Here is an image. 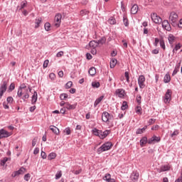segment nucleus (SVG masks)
Masks as SVG:
<instances>
[{
	"instance_id": "1",
	"label": "nucleus",
	"mask_w": 182,
	"mask_h": 182,
	"mask_svg": "<svg viewBox=\"0 0 182 182\" xmlns=\"http://www.w3.org/2000/svg\"><path fill=\"white\" fill-rule=\"evenodd\" d=\"M169 22L172 26H177L178 22V15L177 13L172 11L169 15Z\"/></svg>"
},
{
	"instance_id": "2",
	"label": "nucleus",
	"mask_w": 182,
	"mask_h": 182,
	"mask_svg": "<svg viewBox=\"0 0 182 182\" xmlns=\"http://www.w3.org/2000/svg\"><path fill=\"white\" fill-rule=\"evenodd\" d=\"M113 144H112V142H105L100 148L97 149V151L98 154H100V153H103V151H107V150H110Z\"/></svg>"
},
{
	"instance_id": "3",
	"label": "nucleus",
	"mask_w": 182,
	"mask_h": 182,
	"mask_svg": "<svg viewBox=\"0 0 182 182\" xmlns=\"http://www.w3.org/2000/svg\"><path fill=\"white\" fill-rule=\"evenodd\" d=\"M6 89H8V82L3 81L2 84L0 86V99H2V96H4V93L6 92Z\"/></svg>"
},
{
	"instance_id": "4",
	"label": "nucleus",
	"mask_w": 182,
	"mask_h": 182,
	"mask_svg": "<svg viewBox=\"0 0 182 182\" xmlns=\"http://www.w3.org/2000/svg\"><path fill=\"white\" fill-rule=\"evenodd\" d=\"M54 21V26H55V28H59V26H60V23H62V14H57L55 16Z\"/></svg>"
},
{
	"instance_id": "5",
	"label": "nucleus",
	"mask_w": 182,
	"mask_h": 182,
	"mask_svg": "<svg viewBox=\"0 0 182 182\" xmlns=\"http://www.w3.org/2000/svg\"><path fill=\"white\" fill-rule=\"evenodd\" d=\"M151 18L154 23H161L162 22V19L161 18V17L157 16V14L156 13L151 14Z\"/></svg>"
},
{
	"instance_id": "6",
	"label": "nucleus",
	"mask_w": 182,
	"mask_h": 182,
	"mask_svg": "<svg viewBox=\"0 0 182 182\" xmlns=\"http://www.w3.org/2000/svg\"><path fill=\"white\" fill-rule=\"evenodd\" d=\"M144 82H146V78L144 77V75H140L138 78V84L140 89H144Z\"/></svg>"
},
{
	"instance_id": "7",
	"label": "nucleus",
	"mask_w": 182,
	"mask_h": 182,
	"mask_svg": "<svg viewBox=\"0 0 182 182\" xmlns=\"http://www.w3.org/2000/svg\"><path fill=\"white\" fill-rule=\"evenodd\" d=\"M112 119V116H110V114L107 112H104L102 114V122H105V123H107L109 120Z\"/></svg>"
},
{
	"instance_id": "8",
	"label": "nucleus",
	"mask_w": 182,
	"mask_h": 182,
	"mask_svg": "<svg viewBox=\"0 0 182 182\" xmlns=\"http://www.w3.org/2000/svg\"><path fill=\"white\" fill-rule=\"evenodd\" d=\"M170 102H171V90H167L165 95L164 102L170 103Z\"/></svg>"
},
{
	"instance_id": "9",
	"label": "nucleus",
	"mask_w": 182,
	"mask_h": 182,
	"mask_svg": "<svg viewBox=\"0 0 182 182\" xmlns=\"http://www.w3.org/2000/svg\"><path fill=\"white\" fill-rule=\"evenodd\" d=\"M160 140H161L160 136H156V135H154L151 139H148V144H153L154 143H159Z\"/></svg>"
},
{
	"instance_id": "10",
	"label": "nucleus",
	"mask_w": 182,
	"mask_h": 182,
	"mask_svg": "<svg viewBox=\"0 0 182 182\" xmlns=\"http://www.w3.org/2000/svg\"><path fill=\"white\" fill-rule=\"evenodd\" d=\"M9 136H11V133L8 132V131L4 129H0V139L9 137Z\"/></svg>"
},
{
	"instance_id": "11",
	"label": "nucleus",
	"mask_w": 182,
	"mask_h": 182,
	"mask_svg": "<svg viewBox=\"0 0 182 182\" xmlns=\"http://www.w3.org/2000/svg\"><path fill=\"white\" fill-rule=\"evenodd\" d=\"M162 28H164V29L168 31H171V26H170V23H168V21L167 20H164L162 22Z\"/></svg>"
},
{
	"instance_id": "12",
	"label": "nucleus",
	"mask_w": 182,
	"mask_h": 182,
	"mask_svg": "<svg viewBox=\"0 0 182 182\" xmlns=\"http://www.w3.org/2000/svg\"><path fill=\"white\" fill-rule=\"evenodd\" d=\"M115 93L118 97H120L121 99L124 97V95H126V92L123 89H117L115 91Z\"/></svg>"
},
{
	"instance_id": "13",
	"label": "nucleus",
	"mask_w": 182,
	"mask_h": 182,
	"mask_svg": "<svg viewBox=\"0 0 182 182\" xmlns=\"http://www.w3.org/2000/svg\"><path fill=\"white\" fill-rule=\"evenodd\" d=\"M168 43L171 47L173 48L174 42H176V37L173 34H169L168 36Z\"/></svg>"
},
{
	"instance_id": "14",
	"label": "nucleus",
	"mask_w": 182,
	"mask_h": 182,
	"mask_svg": "<svg viewBox=\"0 0 182 182\" xmlns=\"http://www.w3.org/2000/svg\"><path fill=\"white\" fill-rule=\"evenodd\" d=\"M77 104L70 105L69 102L65 103V109L68 110H75L76 109Z\"/></svg>"
},
{
	"instance_id": "15",
	"label": "nucleus",
	"mask_w": 182,
	"mask_h": 182,
	"mask_svg": "<svg viewBox=\"0 0 182 182\" xmlns=\"http://www.w3.org/2000/svg\"><path fill=\"white\" fill-rule=\"evenodd\" d=\"M170 170L169 165H163L161 166L160 169L158 170L159 173H163L164 171H168Z\"/></svg>"
},
{
	"instance_id": "16",
	"label": "nucleus",
	"mask_w": 182,
	"mask_h": 182,
	"mask_svg": "<svg viewBox=\"0 0 182 182\" xmlns=\"http://www.w3.org/2000/svg\"><path fill=\"white\" fill-rule=\"evenodd\" d=\"M110 134V130H105L104 132L101 131V135L100 136V139H106L107 136Z\"/></svg>"
},
{
	"instance_id": "17",
	"label": "nucleus",
	"mask_w": 182,
	"mask_h": 182,
	"mask_svg": "<svg viewBox=\"0 0 182 182\" xmlns=\"http://www.w3.org/2000/svg\"><path fill=\"white\" fill-rule=\"evenodd\" d=\"M138 11H139V6H137V4H134L131 8V14H132V15H136Z\"/></svg>"
},
{
	"instance_id": "18",
	"label": "nucleus",
	"mask_w": 182,
	"mask_h": 182,
	"mask_svg": "<svg viewBox=\"0 0 182 182\" xmlns=\"http://www.w3.org/2000/svg\"><path fill=\"white\" fill-rule=\"evenodd\" d=\"M37 101H38V92H36V91H34L33 95L32 96V100H31L32 105H35Z\"/></svg>"
},
{
	"instance_id": "19",
	"label": "nucleus",
	"mask_w": 182,
	"mask_h": 182,
	"mask_svg": "<svg viewBox=\"0 0 182 182\" xmlns=\"http://www.w3.org/2000/svg\"><path fill=\"white\" fill-rule=\"evenodd\" d=\"M92 134L95 135V136H97L98 137L100 138V136L102 134V130H99L97 129V128H94L92 130Z\"/></svg>"
},
{
	"instance_id": "20",
	"label": "nucleus",
	"mask_w": 182,
	"mask_h": 182,
	"mask_svg": "<svg viewBox=\"0 0 182 182\" xmlns=\"http://www.w3.org/2000/svg\"><path fill=\"white\" fill-rule=\"evenodd\" d=\"M50 129H51L53 133H54L55 134H59V129H58V127H56L53 125H50Z\"/></svg>"
},
{
	"instance_id": "21",
	"label": "nucleus",
	"mask_w": 182,
	"mask_h": 182,
	"mask_svg": "<svg viewBox=\"0 0 182 182\" xmlns=\"http://www.w3.org/2000/svg\"><path fill=\"white\" fill-rule=\"evenodd\" d=\"M89 45H90V47L92 48H97V46H99L97 43V41H91Z\"/></svg>"
},
{
	"instance_id": "22",
	"label": "nucleus",
	"mask_w": 182,
	"mask_h": 182,
	"mask_svg": "<svg viewBox=\"0 0 182 182\" xmlns=\"http://www.w3.org/2000/svg\"><path fill=\"white\" fill-rule=\"evenodd\" d=\"M147 143H149V141L146 136L142 137L140 140V146H141V147H143L144 144H146Z\"/></svg>"
},
{
	"instance_id": "23",
	"label": "nucleus",
	"mask_w": 182,
	"mask_h": 182,
	"mask_svg": "<svg viewBox=\"0 0 182 182\" xmlns=\"http://www.w3.org/2000/svg\"><path fill=\"white\" fill-rule=\"evenodd\" d=\"M180 66H181L180 63L176 65L175 69L173 70V72L172 73V76H176V75L178 73V70H180Z\"/></svg>"
},
{
	"instance_id": "24",
	"label": "nucleus",
	"mask_w": 182,
	"mask_h": 182,
	"mask_svg": "<svg viewBox=\"0 0 182 182\" xmlns=\"http://www.w3.org/2000/svg\"><path fill=\"white\" fill-rule=\"evenodd\" d=\"M132 181H137L139 180V173H133L131 176Z\"/></svg>"
},
{
	"instance_id": "25",
	"label": "nucleus",
	"mask_w": 182,
	"mask_h": 182,
	"mask_svg": "<svg viewBox=\"0 0 182 182\" xmlns=\"http://www.w3.org/2000/svg\"><path fill=\"white\" fill-rule=\"evenodd\" d=\"M170 80H171V77H170V74L167 73L165 75L164 77V83H169Z\"/></svg>"
},
{
	"instance_id": "26",
	"label": "nucleus",
	"mask_w": 182,
	"mask_h": 182,
	"mask_svg": "<svg viewBox=\"0 0 182 182\" xmlns=\"http://www.w3.org/2000/svg\"><path fill=\"white\" fill-rule=\"evenodd\" d=\"M103 99H105V96H104V95L100 96V97H98V98L95 100V103H94L95 107H96V106H97V105H99V103H100V102H102V100H103Z\"/></svg>"
},
{
	"instance_id": "27",
	"label": "nucleus",
	"mask_w": 182,
	"mask_h": 182,
	"mask_svg": "<svg viewBox=\"0 0 182 182\" xmlns=\"http://www.w3.org/2000/svg\"><path fill=\"white\" fill-rule=\"evenodd\" d=\"M88 73L90 75V76H95V75H96V68L95 67L90 68Z\"/></svg>"
},
{
	"instance_id": "28",
	"label": "nucleus",
	"mask_w": 182,
	"mask_h": 182,
	"mask_svg": "<svg viewBox=\"0 0 182 182\" xmlns=\"http://www.w3.org/2000/svg\"><path fill=\"white\" fill-rule=\"evenodd\" d=\"M146 129H147V126H144L141 129H137L136 132V134H141L142 133H144L146 131Z\"/></svg>"
},
{
	"instance_id": "29",
	"label": "nucleus",
	"mask_w": 182,
	"mask_h": 182,
	"mask_svg": "<svg viewBox=\"0 0 182 182\" xmlns=\"http://www.w3.org/2000/svg\"><path fill=\"white\" fill-rule=\"evenodd\" d=\"M117 64V60L116 58H112L110 61V68L113 69L114 66Z\"/></svg>"
},
{
	"instance_id": "30",
	"label": "nucleus",
	"mask_w": 182,
	"mask_h": 182,
	"mask_svg": "<svg viewBox=\"0 0 182 182\" xmlns=\"http://www.w3.org/2000/svg\"><path fill=\"white\" fill-rule=\"evenodd\" d=\"M97 43L99 45H104V43H106V38L102 37L100 40L97 41Z\"/></svg>"
},
{
	"instance_id": "31",
	"label": "nucleus",
	"mask_w": 182,
	"mask_h": 182,
	"mask_svg": "<svg viewBox=\"0 0 182 182\" xmlns=\"http://www.w3.org/2000/svg\"><path fill=\"white\" fill-rule=\"evenodd\" d=\"M48 159V160H53V159H56V154L55 152H51L49 154Z\"/></svg>"
},
{
	"instance_id": "32",
	"label": "nucleus",
	"mask_w": 182,
	"mask_h": 182,
	"mask_svg": "<svg viewBox=\"0 0 182 182\" xmlns=\"http://www.w3.org/2000/svg\"><path fill=\"white\" fill-rule=\"evenodd\" d=\"M44 28L47 32H49V31H50V23L46 22L44 25Z\"/></svg>"
},
{
	"instance_id": "33",
	"label": "nucleus",
	"mask_w": 182,
	"mask_h": 182,
	"mask_svg": "<svg viewBox=\"0 0 182 182\" xmlns=\"http://www.w3.org/2000/svg\"><path fill=\"white\" fill-rule=\"evenodd\" d=\"M159 43H160L161 48H162V49H164V50H166V44L164 43V40L161 39L159 41Z\"/></svg>"
},
{
	"instance_id": "34",
	"label": "nucleus",
	"mask_w": 182,
	"mask_h": 182,
	"mask_svg": "<svg viewBox=\"0 0 182 182\" xmlns=\"http://www.w3.org/2000/svg\"><path fill=\"white\" fill-rule=\"evenodd\" d=\"M129 107V105H127V102L124 101L122 102V105L121 107L122 110H126Z\"/></svg>"
},
{
	"instance_id": "35",
	"label": "nucleus",
	"mask_w": 182,
	"mask_h": 182,
	"mask_svg": "<svg viewBox=\"0 0 182 182\" xmlns=\"http://www.w3.org/2000/svg\"><path fill=\"white\" fill-rule=\"evenodd\" d=\"M123 23L124 26H129V20L126 16H124L123 17Z\"/></svg>"
},
{
	"instance_id": "36",
	"label": "nucleus",
	"mask_w": 182,
	"mask_h": 182,
	"mask_svg": "<svg viewBox=\"0 0 182 182\" xmlns=\"http://www.w3.org/2000/svg\"><path fill=\"white\" fill-rule=\"evenodd\" d=\"M92 87H96V89L100 87V82H92Z\"/></svg>"
},
{
	"instance_id": "37",
	"label": "nucleus",
	"mask_w": 182,
	"mask_h": 182,
	"mask_svg": "<svg viewBox=\"0 0 182 182\" xmlns=\"http://www.w3.org/2000/svg\"><path fill=\"white\" fill-rule=\"evenodd\" d=\"M112 176L110 175V173H106L105 177L103 178V180H105V181H109L112 178Z\"/></svg>"
},
{
	"instance_id": "38",
	"label": "nucleus",
	"mask_w": 182,
	"mask_h": 182,
	"mask_svg": "<svg viewBox=\"0 0 182 182\" xmlns=\"http://www.w3.org/2000/svg\"><path fill=\"white\" fill-rule=\"evenodd\" d=\"M108 22L110 23V25H115L116 23V18L111 17L109 20Z\"/></svg>"
},
{
	"instance_id": "39",
	"label": "nucleus",
	"mask_w": 182,
	"mask_h": 182,
	"mask_svg": "<svg viewBox=\"0 0 182 182\" xmlns=\"http://www.w3.org/2000/svg\"><path fill=\"white\" fill-rule=\"evenodd\" d=\"M68 94L63 93V94H61V95H60V100H66V99H68Z\"/></svg>"
},
{
	"instance_id": "40",
	"label": "nucleus",
	"mask_w": 182,
	"mask_h": 182,
	"mask_svg": "<svg viewBox=\"0 0 182 182\" xmlns=\"http://www.w3.org/2000/svg\"><path fill=\"white\" fill-rule=\"evenodd\" d=\"M41 22H42V18H38V19H36V26L35 28H39V25H41Z\"/></svg>"
},
{
	"instance_id": "41",
	"label": "nucleus",
	"mask_w": 182,
	"mask_h": 182,
	"mask_svg": "<svg viewBox=\"0 0 182 182\" xmlns=\"http://www.w3.org/2000/svg\"><path fill=\"white\" fill-rule=\"evenodd\" d=\"M15 90V83L12 82L10 86L9 87L8 92H12Z\"/></svg>"
},
{
	"instance_id": "42",
	"label": "nucleus",
	"mask_w": 182,
	"mask_h": 182,
	"mask_svg": "<svg viewBox=\"0 0 182 182\" xmlns=\"http://www.w3.org/2000/svg\"><path fill=\"white\" fill-rule=\"evenodd\" d=\"M26 99H29V94L28 92H26L22 97V100H23V102H26Z\"/></svg>"
},
{
	"instance_id": "43",
	"label": "nucleus",
	"mask_w": 182,
	"mask_h": 182,
	"mask_svg": "<svg viewBox=\"0 0 182 182\" xmlns=\"http://www.w3.org/2000/svg\"><path fill=\"white\" fill-rule=\"evenodd\" d=\"M72 85H73V82H72V81L68 82L65 85L66 89H70L72 87Z\"/></svg>"
},
{
	"instance_id": "44",
	"label": "nucleus",
	"mask_w": 182,
	"mask_h": 182,
	"mask_svg": "<svg viewBox=\"0 0 182 182\" xmlns=\"http://www.w3.org/2000/svg\"><path fill=\"white\" fill-rule=\"evenodd\" d=\"M27 4H28V2L26 1H22L21 3L20 9H23V8H25V6H26Z\"/></svg>"
},
{
	"instance_id": "45",
	"label": "nucleus",
	"mask_w": 182,
	"mask_h": 182,
	"mask_svg": "<svg viewBox=\"0 0 182 182\" xmlns=\"http://www.w3.org/2000/svg\"><path fill=\"white\" fill-rule=\"evenodd\" d=\"M21 173H19L18 171H14L12 174H11V177L15 178L17 177V176H20Z\"/></svg>"
},
{
	"instance_id": "46",
	"label": "nucleus",
	"mask_w": 182,
	"mask_h": 182,
	"mask_svg": "<svg viewBox=\"0 0 182 182\" xmlns=\"http://www.w3.org/2000/svg\"><path fill=\"white\" fill-rule=\"evenodd\" d=\"M87 14H89V11H87V10H82V11H80V15H81L82 16H85V15H87Z\"/></svg>"
},
{
	"instance_id": "47",
	"label": "nucleus",
	"mask_w": 182,
	"mask_h": 182,
	"mask_svg": "<svg viewBox=\"0 0 182 182\" xmlns=\"http://www.w3.org/2000/svg\"><path fill=\"white\" fill-rule=\"evenodd\" d=\"M136 113H137V114H141V107H136Z\"/></svg>"
},
{
	"instance_id": "48",
	"label": "nucleus",
	"mask_w": 182,
	"mask_h": 182,
	"mask_svg": "<svg viewBox=\"0 0 182 182\" xmlns=\"http://www.w3.org/2000/svg\"><path fill=\"white\" fill-rule=\"evenodd\" d=\"M48 65H49V60H46L43 64V68H48Z\"/></svg>"
},
{
	"instance_id": "49",
	"label": "nucleus",
	"mask_w": 182,
	"mask_h": 182,
	"mask_svg": "<svg viewBox=\"0 0 182 182\" xmlns=\"http://www.w3.org/2000/svg\"><path fill=\"white\" fill-rule=\"evenodd\" d=\"M136 102H137V103L139 104V105H141V96H140V95H138L137 97H136Z\"/></svg>"
},
{
	"instance_id": "50",
	"label": "nucleus",
	"mask_w": 182,
	"mask_h": 182,
	"mask_svg": "<svg viewBox=\"0 0 182 182\" xmlns=\"http://www.w3.org/2000/svg\"><path fill=\"white\" fill-rule=\"evenodd\" d=\"M60 177H62V172H59L55 174V180H59Z\"/></svg>"
},
{
	"instance_id": "51",
	"label": "nucleus",
	"mask_w": 182,
	"mask_h": 182,
	"mask_svg": "<svg viewBox=\"0 0 182 182\" xmlns=\"http://www.w3.org/2000/svg\"><path fill=\"white\" fill-rule=\"evenodd\" d=\"M29 178H31V174L27 173L24 176V180L26 181H29Z\"/></svg>"
},
{
	"instance_id": "52",
	"label": "nucleus",
	"mask_w": 182,
	"mask_h": 182,
	"mask_svg": "<svg viewBox=\"0 0 182 182\" xmlns=\"http://www.w3.org/2000/svg\"><path fill=\"white\" fill-rule=\"evenodd\" d=\"M22 95H23V93L22 92V90H20V89L18 88V92H17V95H18V97H22Z\"/></svg>"
},
{
	"instance_id": "53",
	"label": "nucleus",
	"mask_w": 182,
	"mask_h": 182,
	"mask_svg": "<svg viewBox=\"0 0 182 182\" xmlns=\"http://www.w3.org/2000/svg\"><path fill=\"white\" fill-rule=\"evenodd\" d=\"M6 101L7 103H12V102H14V98L12 97H8Z\"/></svg>"
},
{
	"instance_id": "54",
	"label": "nucleus",
	"mask_w": 182,
	"mask_h": 182,
	"mask_svg": "<svg viewBox=\"0 0 182 182\" xmlns=\"http://www.w3.org/2000/svg\"><path fill=\"white\" fill-rule=\"evenodd\" d=\"M62 56H63V51H59V52L56 54V57H57V58H62Z\"/></svg>"
},
{
	"instance_id": "55",
	"label": "nucleus",
	"mask_w": 182,
	"mask_h": 182,
	"mask_svg": "<svg viewBox=\"0 0 182 182\" xmlns=\"http://www.w3.org/2000/svg\"><path fill=\"white\" fill-rule=\"evenodd\" d=\"M41 156L42 159H46V157H47L46 153L43 151H41Z\"/></svg>"
},
{
	"instance_id": "56",
	"label": "nucleus",
	"mask_w": 182,
	"mask_h": 182,
	"mask_svg": "<svg viewBox=\"0 0 182 182\" xmlns=\"http://www.w3.org/2000/svg\"><path fill=\"white\" fill-rule=\"evenodd\" d=\"M174 136H178V131L175 130L171 135V137H174Z\"/></svg>"
},
{
	"instance_id": "57",
	"label": "nucleus",
	"mask_w": 182,
	"mask_h": 182,
	"mask_svg": "<svg viewBox=\"0 0 182 182\" xmlns=\"http://www.w3.org/2000/svg\"><path fill=\"white\" fill-rule=\"evenodd\" d=\"M65 133L67 134V135H69L70 134V128L68 127V128H65Z\"/></svg>"
},
{
	"instance_id": "58",
	"label": "nucleus",
	"mask_w": 182,
	"mask_h": 182,
	"mask_svg": "<svg viewBox=\"0 0 182 182\" xmlns=\"http://www.w3.org/2000/svg\"><path fill=\"white\" fill-rule=\"evenodd\" d=\"M26 171V169L23 167H21L18 171H19V173H21V174H23V173H25V171Z\"/></svg>"
},
{
	"instance_id": "59",
	"label": "nucleus",
	"mask_w": 182,
	"mask_h": 182,
	"mask_svg": "<svg viewBox=\"0 0 182 182\" xmlns=\"http://www.w3.org/2000/svg\"><path fill=\"white\" fill-rule=\"evenodd\" d=\"M175 50H176V51H177V50H178L179 49H181V46L180 45V43H178V44H176V46H175Z\"/></svg>"
},
{
	"instance_id": "60",
	"label": "nucleus",
	"mask_w": 182,
	"mask_h": 182,
	"mask_svg": "<svg viewBox=\"0 0 182 182\" xmlns=\"http://www.w3.org/2000/svg\"><path fill=\"white\" fill-rule=\"evenodd\" d=\"M8 161V158H4L3 160H1V165L4 166V164Z\"/></svg>"
},
{
	"instance_id": "61",
	"label": "nucleus",
	"mask_w": 182,
	"mask_h": 182,
	"mask_svg": "<svg viewBox=\"0 0 182 182\" xmlns=\"http://www.w3.org/2000/svg\"><path fill=\"white\" fill-rule=\"evenodd\" d=\"M86 56H87V59L88 60H90V59H92V55L90 54V53H87V54H86Z\"/></svg>"
},
{
	"instance_id": "62",
	"label": "nucleus",
	"mask_w": 182,
	"mask_h": 182,
	"mask_svg": "<svg viewBox=\"0 0 182 182\" xmlns=\"http://www.w3.org/2000/svg\"><path fill=\"white\" fill-rule=\"evenodd\" d=\"M175 182H182V173H181V176Z\"/></svg>"
},
{
	"instance_id": "63",
	"label": "nucleus",
	"mask_w": 182,
	"mask_h": 182,
	"mask_svg": "<svg viewBox=\"0 0 182 182\" xmlns=\"http://www.w3.org/2000/svg\"><path fill=\"white\" fill-rule=\"evenodd\" d=\"M39 153V148H36L33 151V154H38Z\"/></svg>"
},
{
	"instance_id": "64",
	"label": "nucleus",
	"mask_w": 182,
	"mask_h": 182,
	"mask_svg": "<svg viewBox=\"0 0 182 182\" xmlns=\"http://www.w3.org/2000/svg\"><path fill=\"white\" fill-rule=\"evenodd\" d=\"M177 26H178L179 28H182V19H180L179 23H178Z\"/></svg>"
}]
</instances>
